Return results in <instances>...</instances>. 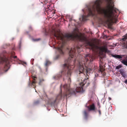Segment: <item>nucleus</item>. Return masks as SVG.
<instances>
[{
    "mask_svg": "<svg viewBox=\"0 0 127 127\" xmlns=\"http://www.w3.org/2000/svg\"><path fill=\"white\" fill-rule=\"evenodd\" d=\"M32 78L33 79L34 81L32 83H31L30 81H29V86H31L33 88H35V84L36 83L35 78H36V77L35 75H34L33 76L32 75Z\"/></svg>",
    "mask_w": 127,
    "mask_h": 127,
    "instance_id": "nucleus-7",
    "label": "nucleus"
},
{
    "mask_svg": "<svg viewBox=\"0 0 127 127\" xmlns=\"http://www.w3.org/2000/svg\"><path fill=\"white\" fill-rule=\"evenodd\" d=\"M119 72L121 73V74H122L123 72H124V70L123 69H121L120 70Z\"/></svg>",
    "mask_w": 127,
    "mask_h": 127,
    "instance_id": "nucleus-22",
    "label": "nucleus"
},
{
    "mask_svg": "<svg viewBox=\"0 0 127 127\" xmlns=\"http://www.w3.org/2000/svg\"><path fill=\"white\" fill-rule=\"evenodd\" d=\"M111 100V98H109Z\"/></svg>",
    "mask_w": 127,
    "mask_h": 127,
    "instance_id": "nucleus-33",
    "label": "nucleus"
},
{
    "mask_svg": "<svg viewBox=\"0 0 127 127\" xmlns=\"http://www.w3.org/2000/svg\"><path fill=\"white\" fill-rule=\"evenodd\" d=\"M62 94L61 92L56 97V98L53 101H52V100H50V103L52 105H54L56 102V101H59V100H60L61 99L62 97Z\"/></svg>",
    "mask_w": 127,
    "mask_h": 127,
    "instance_id": "nucleus-6",
    "label": "nucleus"
},
{
    "mask_svg": "<svg viewBox=\"0 0 127 127\" xmlns=\"http://www.w3.org/2000/svg\"><path fill=\"white\" fill-rule=\"evenodd\" d=\"M105 70V69L103 68L102 67H101L100 66V68L99 69V71L101 72L104 71Z\"/></svg>",
    "mask_w": 127,
    "mask_h": 127,
    "instance_id": "nucleus-18",
    "label": "nucleus"
},
{
    "mask_svg": "<svg viewBox=\"0 0 127 127\" xmlns=\"http://www.w3.org/2000/svg\"><path fill=\"white\" fill-rule=\"evenodd\" d=\"M121 62L127 66V60H123L121 61Z\"/></svg>",
    "mask_w": 127,
    "mask_h": 127,
    "instance_id": "nucleus-16",
    "label": "nucleus"
},
{
    "mask_svg": "<svg viewBox=\"0 0 127 127\" xmlns=\"http://www.w3.org/2000/svg\"><path fill=\"white\" fill-rule=\"evenodd\" d=\"M122 67L121 65H119L116 67L115 69H119L121 68Z\"/></svg>",
    "mask_w": 127,
    "mask_h": 127,
    "instance_id": "nucleus-19",
    "label": "nucleus"
},
{
    "mask_svg": "<svg viewBox=\"0 0 127 127\" xmlns=\"http://www.w3.org/2000/svg\"><path fill=\"white\" fill-rule=\"evenodd\" d=\"M41 80V82H42L43 81H44V80L43 79H41V80Z\"/></svg>",
    "mask_w": 127,
    "mask_h": 127,
    "instance_id": "nucleus-31",
    "label": "nucleus"
},
{
    "mask_svg": "<svg viewBox=\"0 0 127 127\" xmlns=\"http://www.w3.org/2000/svg\"><path fill=\"white\" fill-rule=\"evenodd\" d=\"M51 5L50 4L47 5V7L49 8L50 6Z\"/></svg>",
    "mask_w": 127,
    "mask_h": 127,
    "instance_id": "nucleus-29",
    "label": "nucleus"
},
{
    "mask_svg": "<svg viewBox=\"0 0 127 127\" xmlns=\"http://www.w3.org/2000/svg\"><path fill=\"white\" fill-rule=\"evenodd\" d=\"M85 65V63L84 62H79V65L78 66V69L79 72V74L81 73L85 75H88V74L90 73V71L91 69L86 67L85 68L84 67Z\"/></svg>",
    "mask_w": 127,
    "mask_h": 127,
    "instance_id": "nucleus-5",
    "label": "nucleus"
},
{
    "mask_svg": "<svg viewBox=\"0 0 127 127\" xmlns=\"http://www.w3.org/2000/svg\"><path fill=\"white\" fill-rule=\"evenodd\" d=\"M100 49L103 52H106L107 51V48L105 46L100 47Z\"/></svg>",
    "mask_w": 127,
    "mask_h": 127,
    "instance_id": "nucleus-13",
    "label": "nucleus"
},
{
    "mask_svg": "<svg viewBox=\"0 0 127 127\" xmlns=\"http://www.w3.org/2000/svg\"><path fill=\"white\" fill-rule=\"evenodd\" d=\"M39 100H37L36 101H35L34 102V104H37L39 103Z\"/></svg>",
    "mask_w": 127,
    "mask_h": 127,
    "instance_id": "nucleus-23",
    "label": "nucleus"
},
{
    "mask_svg": "<svg viewBox=\"0 0 127 127\" xmlns=\"http://www.w3.org/2000/svg\"><path fill=\"white\" fill-rule=\"evenodd\" d=\"M15 54V52H12V55H14Z\"/></svg>",
    "mask_w": 127,
    "mask_h": 127,
    "instance_id": "nucleus-30",
    "label": "nucleus"
},
{
    "mask_svg": "<svg viewBox=\"0 0 127 127\" xmlns=\"http://www.w3.org/2000/svg\"><path fill=\"white\" fill-rule=\"evenodd\" d=\"M41 80H40V81L39 83V84L40 85H41Z\"/></svg>",
    "mask_w": 127,
    "mask_h": 127,
    "instance_id": "nucleus-26",
    "label": "nucleus"
},
{
    "mask_svg": "<svg viewBox=\"0 0 127 127\" xmlns=\"http://www.w3.org/2000/svg\"><path fill=\"white\" fill-rule=\"evenodd\" d=\"M124 45H126V44H125V43H124Z\"/></svg>",
    "mask_w": 127,
    "mask_h": 127,
    "instance_id": "nucleus-34",
    "label": "nucleus"
},
{
    "mask_svg": "<svg viewBox=\"0 0 127 127\" xmlns=\"http://www.w3.org/2000/svg\"><path fill=\"white\" fill-rule=\"evenodd\" d=\"M52 0H43V2H44L45 3H51Z\"/></svg>",
    "mask_w": 127,
    "mask_h": 127,
    "instance_id": "nucleus-15",
    "label": "nucleus"
},
{
    "mask_svg": "<svg viewBox=\"0 0 127 127\" xmlns=\"http://www.w3.org/2000/svg\"><path fill=\"white\" fill-rule=\"evenodd\" d=\"M111 56L116 59H119L120 60H121L124 55H117L115 54L113 55L112 54H111Z\"/></svg>",
    "mask_w": 127,
    "mask_h": 127,
    "instance_id": "nucleus-10",
    "label": "nucleus"
},
{
    "mask_svg": "<svg viewBox=\"0 0 127 127\" xmlns=\"http://www.w3.org/2000/svg\"><path fill=\"white\" fill-rule=\"evenodd\" d=\"M87 108L89 111H95V107L94 104H93L89 106H88Z\"/></svg>",
    "mask_w": 127,
    "mask_h": 127,
    "instance_id": "nucleus-9",
    "label": "nucleus"
},
{
    "mask_svg": "<svg viewBox=\"0 0 127 127\" xmlns=\"http://www.w3.org/2000/svg\"><path fill=\"white\" fill-rule=\"evenodd\" d=\"M86 62L89 61L91 62L93 61V57L90 54H87L85 57Z\"/></svg>",
    "mask_w": 127,
    "mask_h": 127,
    "instance_id": "nucleus-8",
    "label": "nucleus"
},
{
    "mask_svg": "<svg viewBox=\"0 0 127 127\" xmlns=\"http://www.w3.org/2000/svg\"><path fill=\"white\" fill-rule=\"evenodd\" d=\"M124 82L126 84H127V80H126Z\"/></svg>",
    "mask_w": 127,
    "mask_h": 127,
    "instance_id": "nucleus-27",
    "label": "nucleus"
},
{
    "mask_svg": "<svg viewBox=\"0 0 127 127\" xmlns=\"http://www.w3.org/2000/svg\"><path fill=\"white\" fill-rule=\"evenodd\" d=\"M83 113L85 118L86 119H87L88 116V113L86 111H84Z\"/></svg>",
    "mask_w": 127,
    "mask_h": 127,
    "instance_id": "nucleus-12",
    "label": "nucleus"
},
{
    "mask_svg": "<svg viewBox=\"0 0 127 127\" xmlns=\"http://www.w3.org/2000/svg\"><path fill=\"white\" fill-rule=\"evenodd\" d=\"M121 74L122 75L123 77L125 78L126 76V74L125 73V71L123 72L122 74Z\"/></svg>",
    "mask_w": 127,
    "mask_h": 127,
    "instance_id": "nucleus-20",
    "label": "nucleus"
},
{
    "mask_svg": "<svg viewBox=\"0 0 127 127\" xmlns=\"http://www.w3.org/2000/svg\"><path fill=\"white\" fill-rule=\"evenodd\" d=\"M127 39V34H126V35L125 36L124 38H123L122 39V40L124 41H125L126 40V39Z\"/></svg>",
    "mask_w": 127,
    "mask_h": 127,
    "instance_id": "nucleus-17",
    "label": "nucleus"
},
{
    "mask_svg": "<svg viewBox=\"0 0 127 127\" xmlns=\"http://www.w3.org/2000/svg\"><path fill=\"white\" fill-rule=\"evenodd\" d=\"M98 112L99 113V114L100 115L101 114V111L100 110H98Z\"/></svg>",
    "mask_w": 127,
    "mask_h": 127,
    "instance_id": "nucleus-24",
    "label": "nucleus"
},
{
    "mask_svg": "<svg viewBox=\"0 0 127 127\" xmlns=\"http://www.w3.org/2000/svg\"><path fill=\"white\" fill-rule=\"evenodd\" d=\"M17 56H11L9 59H7L2 54H0V64L4 63L5 65L3 68V70L6 72L10 68L9 63L10 62H13L14 59L16 58Z\"/></svg>",
    "mask_w": 127,
    "mask_h": 127,
    "instance_id": "nucleus-4",
    "label": "nucleus"
},
{
    "mask_svg": "<svg viewBox=\"0 0 127 127\" xmlns=\"http://www.w3.org/2000/svg\"><path fill=\"white\" fill-rule=\"evenodd\" d=\"M80 48V47L78 46H77L76 47L73 48H71L70 49L69 48H67V49L69 51V57L66 61V63L64 64V67L63 70L59 74L54 76L53 77L54 79H58L63 75H66L67 77H68V84H69L70 83L71 79L70 77L72 72V70L75 67V60L72 61L71 59L74 57L75 55L76 49H77V52L79 53L78 50Z\"/></svg>",
    "mask_w": 127,
    "mask_h": 127,
    "instance_id": "nucleus-2",
    "label": "nucleus"
},
{
    "mask_svg": "<svg viewBox=\"0 0 127 127\" xmlns=\"http://www.w3.org/2000/svg\"><path fill=\"white\" fill-rule=\"evenodd\" d=\"M53 35L54 36L56 37L57 40H60L62 42L60 46H59L57 48V50L61 55L64 54L62 51L64 47L63 43L70 40L76 39L80 41L85 42L87 45H89L92 48H93L95 45L93 43L89 41L86 37L80 33L78 34L75 32L72 34L64 35L58 31L56 32L54 31Z\"/></svg>",
    "mask_w": 127,
    "mask_h": 127,
    "instance_id": "nucleus-1",
    "label": "nucleus"
},
{
    "mask_svg": "<svg viewBox=\"0 0 127 127\" xmlns=\"http://www.w3.org/2000/svg\"><path fill=\"white\" fill-rule=\"evenodd\" d=\"M97 104L99 106V108H100V104L99 103H98Z\"/></svg>",
    "mask_w": 127,
    "mask_h": 127,
    "instance_id": "nucleus-25",
    "label": "nucleus"
},
{
    "mask_svg": "<svg viewBox=\"0 0 127 127\" xmlns=\"http://www.w3.org/2000/svg\"><path fill=\"white\" fill-rule=\"evenodd\" d=\"M28 32H27V34L28 33Z\"/></svg>",
    "mask_w": 127,
    "mask_h": 127,
    "instance_id": "nucleus-32",
    "label": "nucleus"
},
{
    "mask_svg": "<svg viewBox=\"0 0 127 127\" xmlns=\"http://www.w3.org/2000/svg\"><path fill=\"white\" fill-rule=\"evenodd\" d=\"M40 39H41L40 38H38V39H32V40L34 41H39L40 40Z\"/></svg>",
    "mask_w": 127,
    "mask_h": 127,
    "instance_id": "nucleus-21",
    "label": "nucleus"
},
{
    "mask_svg": "<svg viewBox=\"0 0 127 127\" xmlns=\"http://www.w3.org/2000/svg\"><path fill=\"white\" fill-rule=\"evenodd\" d=\"M19 64H21L23 65L24 66H25L26 67V65H27V63L25 62L24 61H20V63H19Z\"/></svg>",
    "mask_w": 127,
    "mask_h": 127,
    "instance_id": "nucleus-14",
    "label": "nucleus"
},
{
    "mask_svg": "<svg viewBox=\"0 0 127 127\" xmlns=\"http://www.w3.org/2000/svg\"><path fill=\"white\" fill-rule=\"evenodd\" d=\"M88 78L87 77L85 79L83 82L81 83L78 87H77L75 90L73 89H70L69 85L65 84L62 87L61 86V91L62 89H64V92L63 94V96L64 98H67V96L69 97L71 94L75 95L76 93L78 92H83L84 90H83V87L86 84L87 82V79Z\"/></svg>",
    "mask_w": 127,
    "mask_h": 127,
    "instance_id": "nucleus-3",
    "label": "nucleus"
},
{
    "mask_svg": "<svg viewBox=\"0 0 127 127\" xmlns=\"http://www.w3.org/2000/svg\"><path fill=\"white\" fill-rule=\"evenodd\" d=\"M51 64L50 62L48 60H46L45 61L44 64L45 66V67H47L49 66Z\"/></svg>",
    "mask_w": 127,
    "mask_h": 127,
    "instance_id": "nucleus-11",
    "label": "nucleus"
},
{
    "mask_svg": "<svg viewBox=\"0 0 127 127\" xmlns=\"http://www.w3.org/2000/svg\"><path fill=\"white\" fill-rule=\"evenodd\" d=\"M72 20V19L71 18H70L69 19V21H70V22Z\"/></svg>",
    "mask_w": 127,
    "mask_h": 127,
    "instance_id": "nucleus-28",
    "label": "nucleus"
}]
</instances>
